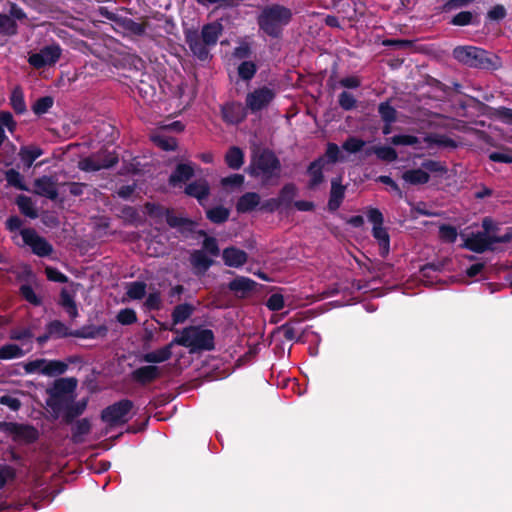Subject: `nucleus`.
Instances as JSON below:
<instances>
[{
	"label": "nucleus",
	"instance_id": "f257e3e1",
	"mask_svg": "<svg viewBox=\"0 0 512 512\" xmlns=\"http://www.w3.org/2000/svg\"><path fill=\"white\" fill-rule=\"evenodd\" d=\"M221 33V24L208 23L202 27L200 32L196 29L185 31V41L193 55L204 61L208 59L210 48L216 45Z\"/></svg>",
	"mask_w": 512,
	"mask_h": 512
},
{
	"label": "nucleus",
	"instance_id": "f03ea898",
	"mask_svg": "<svg viewBox=\"0 0 512 512\" xmlns=\"http://www.w3.org/2000/svg\"><path fill=\"white\" fill-rule=\"evenodd\" d=\"M293 17L292 10L280 4L265 6L257 17L259 30L269 37L279 38L283 28L287 26Z\"/></svg>",
	"mask_w": 512,
	"mask_h": 512
},
{
	"label": "nucleus",
	"instance_id": "7ed1b4c3",
	"mask_svg": "<svg viewBox=\"0 0 512 512\" xmlns=\"http://www.w3.org/2000/svg\"><path fill=\"white\" fill-rule=\"evenodd\" d=\"M76 386V379L60 378L54 382L52 387L46 390L48 394L46 405L50 409L53 419L63 417L69 403L74 401Z\"/></svg>",
	"mask_w": 512,
	"mask_h": 512
},
{
	"label": "nucleus",
	"instance_id": "20e7f679",
	"mask_svg": "<svg viewBox=\"0 0 512 512\" xmlns=\"http://www.w3.org/2000/svg\"><path fill=\"white\" fill-rule=\"evenodd\" d=\"M172 344L186 347L191 353L211 351L215 348V335L211 329L190 325L181 330L180 335L172 340Z\"/></svg>",
	"mask_w": 512,
	"mask_h": 512
},
{
	"label": "nucleus",
	"instance_id": "39448f33",
	"mask_svg": "<svg viewBox=\"0 0 512 512\" xmlns=\"http://www.w3.org/2000/svg\"><path fill=\"white\" fill-rule=\"evenodd\" d=\"M249 174L260 178L263 185H271L273 179L277 181L280 178V160L272 151L263 150L252 160L249 166Z\"/></svg>",
	"mask_w": 512,
	"mask_h": 512
},
{
	"label": "nucleus",
	"instance_id": "423d86ee",
	"mask_svg": "<svg viewBox=\"0 0 512 512\" xmlns=\"http://www.w3.org/2000/svg\"><path fill=\"white\" fill-rule=\"evenodd\" d=\"M454 58L460 63L469 67L486 69L492 65L487 57V52L473 46H459L453 50Z\"/></svg>",
	"mask_w": 512,
	"mask_h": 512
},
{
	"label": "nucleus",
	"instance_id": "0eeeda50",
	"mask_svg": "<svg viewBox=\"0 0 512 512\" xmlns=\"http://www.w3.org/2000/svg\"><path fill=\"white\" fill-rule=\"evenodd\" d=\"M132 408L133 402L123 399L105 408L101 413V419L110 426L124 424L129 420L128 414Z\"/></svg>",
	"mask_w": 512,
	"mask_h": 512
},
{
	"label": "nucleus",
	"instance_id": "6e6552de",
	"mask_svg": "<svg viewBox=\"0 0 512 512\" xmlns=\"http://www.w3.org/2000/svg\"><path fill=\"white\" fill-rule=\"evenodd\" d=\"M117 163L118 157L115 153L99 151L79 161V168L82 171H98L113 167Z\"/></svg>",
	"mask_w": 512,
	"mask_h": 512
},
{
	"label": "nucleus",
	"instance_id": "1a4fd4ad",
	"mask_svg": "<svg viewBox=\"0 0 512 512\" xmlns=\"http://www.w3.org/2000/svg\"><path fill=\"white\" fill-rule=\"evenodd\" d=\"M23 242L29 246L34 254L39 257L49 256L53 252L52 245L33 228H24L20 231Z\"/></svg>",
	"mask_w": 512,
	"mask_h": 512
},
{
	"label": "nucleus",
	"instance_id": "9d476101",
	"mask_svg": "<svg viewBox=\"0 0 512 512\" xmlns=\"http://www.w3.org/2000/svg\"><path fill=\"white\" fill-rule=\"evenodd\" d=\"M27 18L26 13L15 3H10L8 13L0 14V33L4 36H14L18 33L17 20Z\"/></svg>",
	"mask_w": 512,
	"mask_h": 512
},
{
	"label": "nucleus",
	"instance_id": "9b49d317",
	"mask_svg": "<svg viewBox=\"0 0 512 512\" xmlns=\"http://www.w3.org/2000/svg\"><path fill=\"white\" fill-rule=\"evenodd\" d=\"M276 92L274 89L263 86L255 89L246 95V107L252 112H258L270 105L274 100Z\"/></svg>",
	"mask_w": 512,
	"mask_h": 512
},
{
	"label": "nucleus",
	"instance_id": "f8f14e48",
	"mask_svg": "<svg viewBox=\"0 0 512 512\" xmlns=\"http://www.w3.org/2000/svg\"><path fill=\"white\" fill-rule=\"evenodd\" d=\"M62 49L58 44H52L43 47L38 53H33L28 58V63L41 69L47 65H54L61 57Z\"/></svg>",
	"mask_w": 512,
	"mask_h": 512
},
{
	"label": "nucleus",
	"instance_id": "ddd939ff",
	"mask_svg": "<svg viewBox=\"0 0 512 512\" xmlns=\"http://www.w3.org/2000/svg\"><path fill=\"white\" fill-rule=\"evenodd\" d=\"M33 192L50 200L58 197L57 180L52 176L44 175L35 179Z\"/></svg>",
	"mask_w": 512,
	"mask_h": 512
},
{
	"label": "nucleus",
	"instance_id": "4468645a",
	"mask_svg": "<svg viewBox=\"0 0 512 512\" xmlns=\"http://www.w3.org/2000/svg\"><path fill=\"white\" fill-rule=\"evenodd\" d=\"M162 376V369L155 365L142 366L131 373V379L140 384L147 385Z\"/></svg>",
	"mask_w": 512,
	"mask_h": 512
},
{
	"label": "nucleus",
	"instance_id": "2eb2a0df",
	"mask_svg": "<svg viewBox=\"0 0 512 512\" xmlns=\"http://www.w3.org/2000/svg\"><path fill=\"white\" fill-rule=\"evenodd\" d=\"M257 283L244 276H238L233 279L229 284L228 288L237 298H247L249 297L256 289Z\"/></svg>",
	"mask_w": 512,
	"mask_h": 512
},
{
	"label": "nucleus",
	"instance_id": "dca6fc26",
	"mask_svg": "<svg viewBox=\"0 0 512 512\" xmlns=\"http://www.w3.org/2000/svg\"><path fill=\"white\" fill-rule=\"evenodd\" d=\"M493 241L491 235L487 233L478 232L472 234L464 242V247L475 253H483L487 250H493Z\"/></svg>",
	"mask_w": 512,
	"mask_h": 512
},
{
	"label": "nucleus",
	"instance_id": "f3484780",
	"mask_svg": "<svg viewBox=\"0 0 512 512\" xmlns=\"http://www.w3.org/2000/svg\"><path fill=\"white\" fill-rule=\"evenodd\" d=\"M184 192L186 195L196 198L199 204L203 205L210 195V185L206 179L200 178L189 183Z\"/></svg>",
	"mask_w": 512,
	"mask_h": 512
},
{
	"label": "nucleus",
	"instance_id": "a211bd4d",
	"mask_svg": "<svg viewBox=\"0 0 512 512\" xmlns=\"http://www.w3.org/2000/svg\"><path fill=\"white\" fill-rule=\"evenodd\" d=\"M345 191L346 186L342 185L341 177L332 179L330 195L327 205L330 211H336L340 207L345 196Z\"/></svg>",
	"mask_w": 512,
	"mask_h": 512
},
{
	"label": "nucleus",
	"instance_id": "6ab92c4d",
	"mask_svg": "<svg viewBox=\"0 0 512 512\" xmlns=\"http://www.w3.org/2000/svg\"><path fill=\"white\" fill-rule=\"evenodd\" d=\"M223 120L229 124H238L242 122L246 116L244 108L240 103H228L222 107Z\"/></svg>",
	"mask_w": 512,
	"mask_h": 512
},
{
	"label": "nucleus",
	"instance_id": "aec40b11",
	"mask_svg": "<svg viewBox=\"0 0 512 512\" xmlns=\"http://www.w3.org/2000/svg\"><path fill=\"white\" fill-rule=\"evenodd\" d=\"M10 431L16 439L27 443L36 441L39 436L37 429L31 425L12 423Z\"/></svg>",
	"mask_w": 512,
	"mask_h": 512
},
{
	"label": "nucleus",
	"instance_id": "412c9836",
	"mask_svg": "<svg viewBox=\"0 0 512 512\" xmlns=\"http://www.w3.org/2000/svg\"><path fill=\"white\" fill-rule=\"evenodd\" d=\"M224 263L229 267H241L247 262V253L235 247H228L223 250Z\"/></svg>",
	"mask_w": 512,
	"mask_h": 512
},
{
	"label": "nucleus",
	"instance_id": "4be33fe9",
	"mask_svg": "<svg viewBox=\"0 0 512 512\" xmlns=\"http://www.w3.org/2000/svg\"><path fill=\"white\" fill-rule=\"evenodd\" d=\"M194 176V167L191 163L178 164L169 177V183L173 186L187 182Z\"/></svg>",
	"mask_w": 512,
	"mask_h": 512
},
{
	"label": "nucleus",
	"instance_id": "5701e85b",
	"mask_svg": "<svg viewBox=\"0 0 512 512\" xmlns=\"http://www.w3.org/2000/svg\"><path fill=\"white\" fill-rule=\"evenodd\" d=\"M325 164L324 157H319L318 159L314 160L312 163H310L307 172L310 176V181L308 183V187L310 189L316 188L318 185H320L324 181V175H323V167Z\"/></svg>",
	"mask_w": 512,
	"mask_h": 512
},
{
	"label": "nucleus",
	"instance_id": "b1692460",
	"mask_svg": "<svg viewBox=\"0 0 512 512\" xmlns=\"http://www.w3.org/2000/svg\"><path fill=\"white\" fill-rule=\"evenodd\" d=\"M261 201L260 195L256 192H247L243 194L236 203V210L239 213H248L259 206Z\"/></svg>",
	"mask_w": 512,
	"mask_h": 512
},
{
	"label": "nucleus",
	"instance_id": "393cba45",
	"mask_svg": "<svg viewBox=\"0 0 512 512\" xmlns=\"http://www.w3.org/2000/svg\"><path fill=\"white\" fill-rule=\"evenodd\" d=\"M190 263L196 274H204L213 264V260L203 250H195L191 253Z\"/></svg>",
	"mask_w": 512,
	"mask_h": 512
},
{
	"label": "nucleus",
	"instance_id": "a878e982",
	"mask_svg": "<svg viewBox=\"0 0 512 512\" xmlns=\"http://www.w3.org/2000/svg\"><path fill=\"white\" fill-rule=\"evenodd\" d=\"M175 344H172V341L166 346L157 349L155 351H151L145 353L142 356V361L146 363H161L169 360L172 357V348Z\"/></svg>",
	"mask_w": 512,
	"mask_h": 512
},
{
	"label": "nucleus",
	"instance_id": "bb28decb",
	"mask_svg": "<svg viewBox=\"0 0 512 512\" xmlns=\"http://www.w3.org/2000/svg\"><path fill=\"white\" fill-rule=\"evenodd\" d=\"M195 312L194 305L190 303H182L176 305L171 313L172 325L182 324L187 321Z\"/></svg>",
	"mask_w": 512,
	"mask_h": 512
},
{
	"label": "nucleus",
	"instance_id": "cd10ccee",
	"mask_svg": "<svg viewBox=\"0 0 512 512\" xmlns=\"http://www.w3.org/2000/svg\"><path fill=\"white\" fill-rule=\"evenodd\" d=\"M401 177L409 185H423L430 181V175L422 168L406 170Z\"/></svg>",
	"mask_w": 512,
	"mask_h": 512
},
{
	"label": "nucleus",
	"instance_id": "c85d7f7f",
	"mask_svg": "<svg viewBox=\"0 0 512 512\" xmlns=\"http://www.w3.org/2000/svg\"><path fill=\"white\" fill-rule=\"evenodd\" d=\"M166 222L171 228H176L181 232H191L195 225L192 220L178 216L172 210H169L166 216Z\"/></svg>",
	"mask_w": 512,
	"mask_h": 512
},
{
	"label": "nucleus",
	"instance_id": "c756f323",
	"mask_svg": "<svg viewBox=\"0 0 512 512\" xmlns=\"http://www.w3.org/2000/svg\"><path fill=\"white\" fill-rule=\"evenodd\" d=\"M372 235L378 241L380 255L385 258L390 251V237L386 228L383 225L373 226Z\"/></svg>",
	"mask_w": 512,
	"mask_h": 512
},
{
	"label": "nucleus",
	"instance_id": "7c9ffc66",
	"mask_svg": "<svg viewBox=\"0 0 512 512\" xmlns=\"http://www.w3.org/2000/svg\"><path fill=\"white\" fill-rule=\"evenodd\" d=\"M59 304L64 308L71 319H75L78 316V309L73 292L63 288L60 293Z\"/></svg>",
	"mask_w": 512,
	"mask_h": 512
},
{
	"label": "nucleus",
	"instance_id": "2f4dec72",
	"mask_svg": "<svg viewBox=\"0 0 512 512\" xmlns=\"http://www.w3.org/2000/svg\"><path fill=\"white\" fill-rule=\"evenodd\" d=\"M372 154H375L379 159L387 162H393L398 157L395 149L387 146H374L365 150L366 156Z\"/></svg>",
	"mask_w": 512,
	"mask_h": 512
},
{
	"label": "nucleus",
	"instance_id": "473e14b6",
	"mask_svg": "<svg viewBox=\"0 0 512 512\" xmlns=\"http://www.w3.org/2000/svg\"><path fill=\"white\" fill-rule=\"evenodd\" d=\"M225 163L233 170H238L244 163V153L236 146L229 148L225 155Z\"/></svg>",
	"mask_w": 512,
	"mask_h": 512
},
{
	"label": "nucleus",
	"instance_id": "72a5a7b5",
	"mask_svg": "<svg viewBox=\"0 0 512 512\" xmlns=\"http://www.w3.org/2000/svg\"><path fill=\"white\" fill-rule=\"evenodd\" d=\"M297 187L293 183L285 184L278 194V200L283 208H289L294 203Z\"/></svg>",
	"mask_w": 512,
	"mask_h": 512
},
{
	"label": "nucleus",
	"instance_id": "f704fd0d",
	"mask_svg": "<svg viewBox=\"0 0 512 512\" xmlns=\"http://www.w3.org/2000/svg\"><path fill=\"white\" fill-rule=\"evenodd\" d=\"M42 154V149L36 146H25L19 151L20 159L26 168H30L33 165V162Z\"/></svg>",
	"mask_w": 512,
	"mask_h": 512
},
{
	"label": "nucleus",
	"instance_id": "c9c22d12",
	"mask_svg": "<svg viewBox=\"0 0 512 512\" xmlns=\"http://www.w3.org/2000/svg\"><path fill=\"white\" fill-rule=\"evenodd\" d=\"M16 204L23 215L31 219H35L38 217L37 209L35 208L34 203L30 197L25 195H19L16 198Z\"/></svg>",
	"mask_w": 512,
	"mask_h": 512
},
{
	"label": "nucleus",
	"instance_id": "e433bc0d",
	"mask_svg": "<svg viewBox=\"0 0 512 512\" xmlns=\"http://www.w3.org/2000/svg\"><path fill=\"white\" fill-rule=\"evenodd\" d=\"M87 406V400H81L77 403L70 402L66 411L63 415V421L67 424H70L73 422V420L80 416L86 409Z\"/></svg>",
	"mask_w": 512,
	"mask_h": 512
},
{
	"label": "nucleus",
	"instance_id": "4c0bfd02",
	"mask_svg": "<svg viewBox=\"0 0 512 512\" xmlns=\"http://www.w3.org/2000/svg\"><path fill=\"white\" fill-rule=\"evenodd\" d=\"M91 431V423L87 418L80 419L75 422L72 428V440L74 443L83 441V437Z\"/></svg>",
	"mask_w": 512,
	"mask_h": 512
},
{
	"label": "nucleus",
	"instance_id": "58836bf2",
	"mask_svg": "<svg viewBox=\"0 0 512 512\" xmlns=\"http://www.w3.org/2000/svg\"><path fill=\"white\" fill-rule=\"evenodd\" d=\"M230 211L224 206H216L206 210V217L215 224H221L227 221Z\"/></svg>",
	"mask_w": 512,
	"mask_h": 512
},
{
	"label": "nucleus",
	"instance_id": "ea45409f",
	"mask_svg": "<svg viewBox=\"0 0 512 512\" xmlns=\"http://www.w3.org/2000/svg\"><path fill=\"white\" fill-rule=\"evenodd\" d=\"M108 332V328L105 325H100L93 328H84L82 330H77L72 332L71 335L74 337L81 338H96V337H104Z\"/></svg>",
	"mask_w": 512,
	"mask_h": 512
},
{
	"label": "nucleus",
	"instance_id": "a19ab883",
	"mask_svg": "<svg viewBox=\"0 0 512 512\" xmlns=\"http://www.w3.org/2000/svg\"><path fill=\"white\" fill-rule=\"evenodd\" d=\"M147 285L141 281L131 282L127 285L126 295L132 300H140L146 294Z\"/></svg>",
	"mask_w": 512,
	"mask_h": 512
},
{
	"label": "nucleus",
	"instance_id": "79ce46f5",
	"mask_svg": "<svg viewBox=\"0 0 512 512\" xmlns=\"http://www.w3.org/2000/svg\"><path fill=\"white\" fill-rule=\"evenodd\" d=\"M47 332L51 337L63 338L72 336L68 330V327L59 320H54L47 325Z\"/></svg>",
	"mask_w": 512,
	"mask_h": 512
},
{
	"label": "nucleus",
	"instance_id": "37998d69",
	"mask_svg": "<svg viewBox=\"0 0 512 512\" xmlns=\"http://www.w3.org/2000/svg\"><path fill=\"white\" fill-rule=\"evenodd\" d=\"M4 127H7L10 132H13L16 128V122L14 121L12 114L9 112L0 113V146L6 139Z\"/></svg>",
	"mask_w": 512,
	"mask_h": 512
},
{
	"label": "nucleus",
	"instance_id": "c03bdc74",
	"mask_svg": "<svg viewBox=\"0 0 512 512\" xmlns=\"http://www.w3.org/2000/svg\"><path fill=\"white\" fill-rule=\"evenodd\" d=\"M67 364L61 361H47L43 368V374L48 376H57L63 374L67 370Z\"/></svg>",
	"mask_w": 512,
	"mask_h": 512
},
{
	"label": "nucleus",
	"instance_id": "a18cd8bd",
	"mask_svg": "<svg viewBox=\"0 0 512 512\" xmlns=\"http://www.w3.org/2000/svg\"><path fill=\"white\" fill-rule=\"evenodd\" d=\"M122 26L124 29L131 32L132 34L141 36V35L145 34L146 27L148 26V22L147 21L136 22L133 19L125 18L122 21Z\"/></svg>",
	"mask_w": 512,
	"mask_h": 512
},
{
	"label": "nucleus",
	"instance_id": "49530a36",
	"mask_svg": "<svg viewBox=\"0 0 512 512\" xmlns=\"http://www.w3.org/2000/svg\"><path fill=\"white\" fill-rule=\"evenodd\" d=\"M152 141L155 143V145H157L159 148L165 151H171L177 148L176 139L166 135H154L152 136Z\"/></svg>",
	"mask_w": 512,
	"mask_h": 512
},
{
	"label": "nucleus",
	"instance_id": "de8ad7c7",
	"mask_svg": "<svg viewBox=\"0 0 512 512\" xmlns=\"http://www.w3.org/2000/svg\"><path fill=\"white\" fill-rule=\"evenodd\" d=\"M24 355L23 350L16 344H6L0 348V359L8 360Z\"/></svg>",
	"mask_w": 512,
	"mask_h": 512
},
{
	"label": "nucleus",
	"instance_id": "09e8293b",
	"mask_svg": "<svg viewBox=\"0 0 512 512\" xmlns=\"http://www.w3.org/2000/svg\"><path fill=\"white\" fill-rule=\"evenodd\" d=\"M476 18L470 11H461L451 19L450 23L455 26H466L477 23Z\"/></svg>",
	"mask_w": 512,
	"mask_h": 512
},
{
	"label": "nucleus",
	"instance_id": "8fccbe9b",
	"mask_svg": "<svg viewBox=\"0 0 512 512\" xmlns=\"http://www.w3.org/2000/svg\"><path fill=\"white\" fill-rule=\"evenodd\" d=\"M11 105L14 111L18 114H22L26 111V104L24 101L23 92L20 88H15L11 94Z\"/></svg>",
	"mask_w": 512,
	"mask_h": 512
},
{
	"label": "nucleus",
	"instance_id": "3c124183",
	"mask_svg": "<svg viewBox=\"0 0 512 512\" xmlns=\"http://www.w3.org/2000/svg\"><path fill=\"white\" fill-rule=\"evenodd\" d=\"M378 112L385 123L391 124L396 121L397 112L395 108L389 104V102L380 103L378 107Z\"/></svg>",
	"mask_w": 512,
	"mask_h": 512
},
{
	"label": "nucleus",
	"instance_id": "603ef678",
	"mask_svg": "<svg viewBox=\"0 0 512 512\" xmlns=\"http://www.w3.org/2000/svg\"><path fill=\"white\" fill-rule=\"evenodd\" d=\"M5 179L10 186L19 190H28L24 185L22 175L15 169H9L5 172Z\"/></svg>",
	"mask_w": 512,
	"mask_h": 512
},
{
	"label": "nucleus",
	"instance_id": "864d4df0",
	"mask_svg": "<svg viewBox=\"0 0 512 512\" xmlns=\"http://www.w3.org/2000/svg\"><path fill=\"white\" fill-rule=\"evenodd\" d=\"M421 168L429 173H437L440 175H443L447 173V167L444 165V163L436 160L427 159L422 162Z\"/></svg>",
	"mask_w": 512,
	"mask_h": 512
},
{
	"label": "nucleus",
	"instance_id": "5fc2aeb1",
	"mask_svg": "<svg viewBox=\"0 0 512 512\" xmlns=\"http://www.w3.org/2000/svg\"><path fill=\"white\" fill-rule=\"evenodd\" d=\"M257 67L252 61H244L238 67V75L243 80H251L256 74Z\"/></svg>",
	"mask_w": 512,
	"mask_h": 512
},
{
	"label": "nucleus",
	"instance_id": "6e6d98bb",
	"mask_svg": "<svg viewBox=\"0 0 512 512\" xmlns=\"http://www.w3.org/2000/svg\"><path fill=\"white\" fill-rule=\"evenodd\" d=\"M53 102V98L50 96L41 97L35 101L32 110L35 114L42 115L52 107Z\"/></svg>",
	"mask_w": 512,
	"mask_h": 512
},
{
	"label": "nucleus",
	"instance_id": "4d7b16f0",
	"mask_svg": "<svg viewBox=\"0 0 512 512\" xmlns=\"http://www.w3.org/2000/svg\"><path fill=\"white\" fill-rule=\"evenodd\" d=\"M366 142L356 137H348L342 145V148L349 153H357L361 151Z\"/></svg>",
	"mask_w": 512,
	"mask_h": 512
},
{
	"label": "nucleus",
	"instance_id": "13d9d810",
	"mask_svg": "<svg viewBox=\"0 0 512 512\" xmlns=\"http://www.w3.org/2000/svg\"><path fill=\"white\" fill-rule=\"evenodd\" d=\"M356 103L357 100L351 93L343 91L339 94L338 104L343 110L350 111L354 109L356 107Z\"/></svg>",
	"mask_w": 512,
	"mask_h": 512
},
{
	"label": "nucleus",
	"instance_id": "bf43d9fd",
	"mask_svg": "<svg viewBox=\"0 0 512 512\" xmlns=\"http://www.w3.org/2000/svg\"><path fill=\"white\" fill-rule=\"evenodd\" d=\"M457 235L456 228L451 225L443 224L439 227V236L445 242L454 243L457 239Z\"/></svg>",
	"mask_w": 512,
	"mask_h": 512
},
{
	"label": "nucleus",
	"instance_id": "052dcab7",
	"mask_svg": "<svg viewBox=\"0 0 512 512\" xmlns=\"http://www.w3.org/2000/svg\"><path fill=\"white\" fill-rule=\"evenodd\" d=\"M117 321L122 325H131L137 321L136 312L133 309L125 308L117 314Z\"/></svg>",
	"mask_w": 512,
	"mask_h": 512
},
{
	"label": "nucleus",
	"instance_id": "680f3d73",
	"mask_svg": "<svg viewBox=\"0 0 512 512\" xmlns=\"http://www.w3.org/2000/svg\"><path fill=\"white\" fill-rule=\"evenodd\" d=\"M244 179L242 174H232L222 178L220 183L224 188H240L244 183Z\"/></svg>",
	"mask_w": 512,
	"mask_h": 512
},
{
	"label": "nucleus",
	"instance_id": "e2e57ef3",
	"mask_svg": "<svg viewBox=\"0 0 512 512\" xmlns=\"http://www.w3.org/2000/svg\"><path fill=\"white\" fill-rule=\"evenodd\" d=\"M20 293L22 297L28 301L29 303L39 306L41 304V299L35 294L33 288L28 284H23L20 287Z\"/></svg>",
	"mask_w": 512,
	"mask_h": 512
},
{
	"label": "nucleus",
	"instance_id": "0e129e2a",
	"mask_svg": "<svg viewBox=\"0 0 512 512\" xmlns=\"http://www.w3.org/2000/svg\"><path fill=\"white\" fill-rule=\"evenodd\" d=\"M161 305H162V300H161V295H160L159 291H154V292L149 293V295L147 296V298L144 302V306L148 310H159L161 308Z\"/></svg>",
	"mask_w": 512,
	"mask_h": 512
},
{
	"label": "nucleus",
	"instance_id": "69168bd1",
	"mask_svg": "<svg viewBox=\"0 0 512 512\" xmlns=\"http://www.w3.org/2000/svg\"><path fill=\"white\" fill-rule=\"evenodd\" d=\"M393 145L413 146L419 143V139L413 135H395L391 138Z\"/></svg>",
	"mask_w": 512,
	"mask_h": 512
},
{
	"label": "nucleus",
	"instance_id": "338daca9",
	"mask_svg": "<svg viewBox=\"0 0 512 512\" xmlns=\"http://www.w3.org/2000/svg\"><path fill=\"white\" fill-rule=\"evenodd\" d=\"M266 306L271 311H279L284 307V297L280 293H274L266 301Z\"/></svg>",
	"mask_w": 512,
	"mask_h": 512
},
{
	"label": "nucleus",
	"instance_id": "774afa93",
	"mask_svg": "<svg viewBox=\"0 0 512 512\" xmlns=\"http://www.w3.org/2000/svg\"><path fill=\"white\" fill-rule=\"evenodd\" d=\"M489 159L493 162L512 163V150L503 149L500 152H492L489 155Z\"/></svg>",
	"mask_w": 512,
	"mask_h": 512
}]
</instances>
